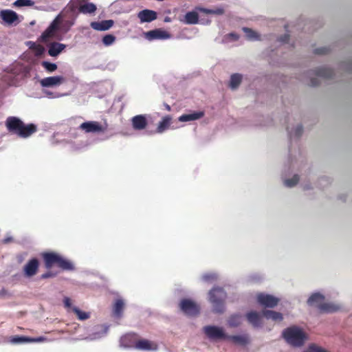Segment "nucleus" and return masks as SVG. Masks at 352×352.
I'll return each instance as SVG.
<instances>
[{
    "instance_id": "nucleus-49",
    "label": "nucleus",
    "mask_w": 352,
    "mask_h": 352,
    "mask_svg": "<svg viewBox=\"0 0 352 352\" xmlns=\"http://www.w3.org/2000/svg\"><path fill=\"white\" fill-rule=\"evenodd\" d=\"M228 36L233 41H237L239 38V36L236 33H230L228 34Z\"/></svg>"
},
{
    "instance_id": "nucleus-32",
    "label": "nucleus",
    "mask_w": 352,
    "mask_h": 352,
    "mask_svg": "<svg viewBox=\"0 0 352 352\" xmlns=\"http://www.w3.org/2000/svg\"><path fill=\"white\" fill-rule=\"evenodd\" d=\"M242 80V76L239 74H234L230 77V87L232 89L237 88Z\"/></svg>"
},
{
    "instance_id": "nucleus-9",
    "label": "nucleus",
    "mask_w": 352,
    "mask_h": 352,
    "mask_svg": "<svg viewBox=\"0 0 352 352\" xmlns=\"http://www.w3.org/2000/svg\"><path fill=\"white\" fill-rule=\"evenodd\" d=\"M60 23V15H58L42 34L41 36L42 41L47 42L50 38L52 37L55 32L58 30Z\"/></svg>"
},
{
    "instance_id": "nucleus-27",
    "label": "nucleus",
    "mask_w": 352,
    "mask_h": 352,
    "mask_svg": "<svg viewBox=\"0 0 352 352\" xmlns=\"http://www.w3.org/2000/svg\"><path fill=\"white\" fill-rule=\"evenodd\" d=\"M315 74L324 78H331L333 76V71L327 67H320L316 69Z\"/></svg>"
},
{
    "instance_id": "nucleus-21",
    "label": "nucleus",
    "mask_w": 352,
    "mask_h": 352,
    "mask_svg": "<svg viewBox=\"0 0 352 352\" xmlns=\"http://www.w3.org/2000/svg\"><path fill=\"white\" fill-rule=\"evenodd\" d=\"M318 309L320 313H333L337 311L340 307L331 302H326L318 304Z\"/></svg>"
},
{
    "instance_id": "nucleus-41",
    "label": "nucleus",
    "mask_w": 352,
    "mask_h": 352,
    "mask_svg": "<svg viewBox=\"0 0 352 352\" xmlns=\"http://www.w3.org/2000/svg\"><path fill=\"white\" fill-rule=\"evenodd\" d=\"M116 41V37L112 34H107L102 38V43L104 45H112Z\"/></svg>"
},
{
    "instance_id": "nucleus-43",
    "label": "nucleus",
    "mask_w": 352,
    "mask_h": 352,
    "mask_svg": "<svg viewBox=\"0 0 352 352\" xmlns=\"http://www.w3.org/2000/svg\"><path fill=\"white\" fill-rule=\"evenodd\" d=\"M329 52V50L327 47H319V48L315 49V50H314V53L316 54H320V55L327 54Z\"/></svg>"
},
{
    "instance_id": "nucleus-45",
    "label": "nucleus",
    "mask_w": 352,
    "mask_h": 352,
    "mask_svg": "<svg viewBox=\"0 0 352 352\" xmlns=\"http://www.w3.org/2000/svg\"><path fill=\"white\" fill-rule=\"evenodd\" d=\"M302 126L301 125H299L295 129L294 135L296 137H300L302 134Z\"/></svg>"
},
{
    "instance_id": "nucleus-39",
    "label": "nucleus",
    "mask_w": 352,
    "mask_h": 352,
    "mask_svg": "<svg viewBox=\"0 0 352 352\" xmlns=\"http://www.w3.org/2000/svg\"><path fill=\"white\" fill-rule=\"evenodd\" d=\"M34 2L32 0H16L13 6L15 7L32 6Z\"/></svg>"
},
{
    "instance_id": "nucleus-52",
    "label": "nucleus",
    "mask_w": 352,
    "mask_h": 352,
    "mask_svg": "<svg viewBox=\"0 0 352 352\" xmlns=\"http://www.w3.org/2000/svg\"><path fill=\"white\" fill-rule=\"evenodd\" d=\"M8 295V291L3 288L2 289L0 290V296H5Z\"/></svg>"
},
{
    "instance_id": "nucleus-48",
    "label": "nucleus",
    "mask_w": 352,
    "mask_h": 352,
    "mask_svg": "<svg viewBox=\"0 0 352 352\" xmlns=\"http://www.w3.org/2000/svg\"><path fill=\"white\" fill-rule=\"evenodd\" d=\"M63 302H64V305L65 306V307H68V308H72V302H71V300L68 297H65L63 300Z\"/></svg>"
},
{
    "instance_id": "nucleus-55",
    "label": "nucleus",
    "mask_w": 352,
    "mask_h": 352,
    "mask_svg": "<svg viewBox=\"0 0 352 352\" xmlns=\"http://www.w3.org/2000/svg\"><path fill=\"white\" fill-rule=\"evenodd\" d=\"M74 10V6H72V10Z\"/></svg>"
},
{
    "instance_id": "nucleus-23",
    "label": "nucleus",
    "mask_w": 352,
    "mask_h": 352,
    "mask_svg": "<svg viewBox=\"0 0 352 352\" xmlns=\"http://www.w3.org/2000/svg\"><path fill=\"white\" fill-rule=\"evenodd\" d=\"M78 9L79 12L82 14H93L96 12L97 8L93 3H85L79 4Z\"/></svg>"
},
{
    "instance_id": "nucleus-42",
    "label": "nucleus",
    "mask_w": 352,
    "mask_h": 352,
    "mask_svg": "<svg viewBox=\"0 0 352 352\" xmlns=\"http://www.w3.org/2000/svg\"><path fill=\"white\" fill-rule=\"evenodd\" d=\"M217 275L214 273H207L202 276V280L205 282L212 283L217 280Z\"/></svg>"
},
{
    "instance_id": "nucleus-51",
    "label": "nucleus",
    "mask_w": 352,
    "mask_h": 352,
    "mask_svg": "<svg viewBox=\"0 0 352 352\" xmlns=\"http://www.w3.org/2000/svg\"><path fill=\"white\" fill-rule=\"evenodd\" d=\"M318 78H311V86L312 87H316L317 85H318Z\"/></svg>"
},
{
    "instance_id": "nucleus-54",
    "label": "nucleus",
    "mask_w": 352,
    "mask_h": 352,
    "mask_svg": "<svg viewBox=\"0 0 352 352\" xmlns=\"http://www.w3.org/2000/svg\"><path fill=\"white\" fill-rule=\"evenodd\" d=\"M68 26L70 27L73 25V23L67 22Z\"/></svg>"
},
{
    "instance_id": "nucleus-15",
    "label": "nucleus",
    "mask_w": 352,
    "mask_h": 352,
    "mask_svg": "<svg viewBox=\"0 0 352 352\" xmlns=\"http://www.w3.org/2000/svg\"><path fill=\"white\" fill-rule=\"evenodd\" d=\"M21 129L18 136L22 138H27L37 131V126L32 123L25 124L23 122Z\"/></svg>"
},
{
    "instance_id": "nucleus-4",
    "label": "nucleus",
    "mask_w": 352,
    "mask_h": 352,
    "mask_svg": "<svg viewBox=\"0 0 352 352\" xmlns=\"http://www.w3.org/2000/svg\"><path fill=\"white\" fill-rule=\"evenodd\" d=\"M40 262L36 258H32L23 267V274L25 278H32L37 274Z\"/></svg>"
},
{
    "instance_id": "nucleus-3",
    "label": "nucleus",
    "mask_w": 352,
    "mask_h": 352,
    "mask_svg": "<svg viewBox=\"0 0 352 352\" xmlns=\"http://www.w3.org/2000/svg\"><path fill=\"white\" fill-rule=\"evenodd\" d=\"M283 336L288 343L295 346H302L307 339L305 332L296 327L285 329L283 332Z\"/></svg>"
},
{
    "instance_id": "nucleus-10",
    "label": "nucleus",
    "mask_w": 352,
    "mask_h": 352,
    "mask_svg": "<svg viewBox=\"0 0 352 352\" xmlns=\"http://www.w3.org/2000/svg\"><path fill=\"white\" fill-rule=\"evenodd\" d=\"M257 301L263 306L273 308L278 305L279 299L270 294H259Z\"/></svg>"
},
{
    "instance_id": "nucleus-33",
    "label": "nucleus",
    "mask_w": 352,
    "mask_h": 352,
    "mask_svg": "<svg viewBox=\"0 0 352 352\" xmlns=\"http://www.w3.org/2000/svg\"><path fill=\"white\" fill-rule=\"evenodd\" d=\"M228 325L231 327H236L241 323V316L240 314H233L230 316L228 320Z\"/></svg>"
},
{
    "instance_id": "nucleus-19",
    "label": "nucleus",
    "mask_w": 352,
    "mask_h": 352,
    "mask_svg": "<svg viewBox=\"0 0 352 352\" xmlns=\"http://www.w3.org/2000/svg\"><path fill=\"white\" fill-rule=\"evenodd\" d=\"M113 21L110 19L104 20L100 22H91L90 25L96 30L105 31L110 29L113 26Z\"/></svg>"
},
{
    "instance_id": "nucleus-22",
    "label": "nucleus",
    "mask_w": 352,
    "mask_h": 352,
    "mask_svg": "<svg viewBox=\"0 0 352 352\" xmlns=\"http://www.w3.org/2000/svg\"><path fill=\"white\" fill-rule=\"evenodd\" d=\"M65 48V45L64 44L57 43V42H53L49 46L48 54L51 56H56Z\"/></svg>"
},
{
    "instance_id": "nucleus-5",
    "label": "nucleus",
    "mask_w": 352,
    "mask_h": 352,
    "mask_svg": "<svg viewBox=\"0 0 352 352\" xmlns=\"http://www.w3.org/2000/svg\"><path fill=\"white\" fill-rule=\"evenodd\" d=\"M179 307L184 314L189 316H196L199 312L198 305L190 299H182Z\"/></svg>"
},
{
    "instance_id": "nucleus-20",
    "label": "nucleus",
    "mask_w": 352,
    "mask_h": 352,
    "mask_svg": "<svg viewBox=\"0 0 352 352\" xmlns=\"http://www.w3.org/2000/svg\"><path fill=\"white\" fill-rule=\"evenodd\" d=\"M204 112L202 111H193L189 113L183 114L179 117V121L180 122H189L203 118Z\"/></svg>"
},
{
    "instance_id": "nucleus-53",
    "label": "nucleus",
    "mask_w": 352,
    "mask_h": 352,
    "mask_svg": "<svg viewBox=\"0 0 352 352\" xmlns=\"http://www.w3.org/2000/svg\"><path fill=\"white\" fill-rule=\"evenodd\" d=\"M164 107L165 109L168 111H170L171 110V108H170V106L168 104H164Z\"/></svg>"
},
{
    "instance_id": "nucleus-12",
    "label": "nucleus",
    "mask_w": 352,
    "mask_h": 352,
    "mask_svg": "<svg viewBox=\"0 0 352 352\" xmlns=\"http://www.w3.org/2000/svg\"><path fill=\"white\" fill-rule=\"evenodd\" d=\"M263 313L259 314L255 311L248 312L245 315L248 322L254 328L261 327L263 324Z\"/></svg>"
},
{
    "instance_id": "nucleus-30",
    "label": "nucleus",
    "mask_w": 352,
    "mask_h": 352,
    "mask_svg": "<svg viewBox=\"0 0 352 352\" xmlns=\"http://www.w3.org/2000/svg\"><path fill=\"white\" fill-rule=\"evenodd\" d=\"M263 316L267 319H272L274 321H281L283 319L282 314L271 310L263 311Z\"/></svg>"
},
{
    "instance_id": "nucleus-35",
    "label": "nucleus",
    "mask_w": 352,
    "mask_h": 352,
    "mask_svg": "<svg viewBox=\"0 0 352 352\" xmlns=\"http://www.w3.org/2000/svg\"><path fill=\"white\" fill-rule=\"evenodd\" d=\"M72 310L77 316L78 318L80 320H84L89 318V313L82 311L76 307H73L72 308Z\"/></svg>"
},
{
    "instance_id": "nucleus-31",
    "label": "nucleus",
    "mask_w": 352,
    "mask_h": 352,
    "mask_svg": "<svg viewBox=\"0 0 352 352\" xmlns=\"http://www.w3.org/2000/svg\"><path fill=\"white\" fill-rule=\"evenodd\" d=\"M171 118L169 116L164 117L160 122L156 129V132L161 133L168 129L170 125Z\"/></svg>"
},
{
    "instance_id": "nucleus-37",
    "label": "nucleus",
    "mask_w": 352,
    "mask_h": 352,
    "mask_svg": "<svg viewBox=\"0 0 352 352\" xmlns=\"http://www.w3.org/2000/svg\"><path fill=\"white\" fill-rule=\"evenodd\" d=\"M30 48L34 52L35 55L37 56H41L45 51V48L43 46H42L40 44H36L35 43H32Z\"/></svg>"
},
{
    "instance_id": "nucleus-38",
    "label": "nucleus",
    "mask_w": 352,
    "mask_h": 352,
    "mask_svg": "<svg viewBox=\"0 0 352 352\" xmlns=\"http://www.w3.org/2000/svg\"><path fill=\"white\" fill-rule=\"evenodd\" d=\"M134 335L133 334H126L121 338L120 344L124 347H131L132 345L129 343V342L133 338Z\"/></svg>"
},
{
    "instance_id": "nucleus-25",
    "label": "nucleus",
    "mask_w": 352,
    "mask_h": 352,
    "mask_svg": "<svg viewBox=\"0 0 352 352\" xmlns=\"http://www.w3.org/2000/svg\"><path fill=\"white\" fill-rule=\"evenodd\" d=\"M242 30L245 34L248 40L251 41H260L261 39V35L252 29L247 27H243Z\"/></svg>"
},
{
    "instance_id": "nucleus-28",
    "label": "nucleus",
    "mask_w": 352,
    "mask_h": 352,
    "mask_svg": "<svg viewBox=\"0 0 352 352\" xmlns=\"http://www.w3.org/2000/svg\"><path fill=\"white\" fill-rule=\"evenodd\" d=\"M124 308V302L122 299H117L113 307V315L118 318H120Z\"/></svg>"
},
{
    "instance_id": "nucleus-13",
    "label": "nucleus",
    "mask_w": 352,
    "mask_h": 352,
    "mask_svg": "<svg viewBox=\"0 0 352 352\" xmlns=\"http://www.w3.org/2000/svg\"><path fill=\"white\" fill-rule=\"evenodd\" d=\"M170 34L162 29H155L145 33V37L149 41L156 39H167L170 38Z\"/></svg>"
},
{
    "instance_id": "nucleus-14",
    "label": "nucleus",
    "mask_w": 352,
    "mask_h": 352,
    "mask_svg": "<svg viewBox=\"0 0 352 352\" xmlns=\"http://www.w3.org/2000/svg\"><path fill=\"white\" fill-rule=\"evenodd\" d=\"M138 17L142 23H150L157 19V14L154 10L145 9L138 13Z\"/></svg>"
},
{
    "instance_id": "nucleus-40",
    "label": "nucleus",
    "mask_w": 352,
    "mask_h": 352,
    "mask_svg": "<svg viewBox=\"0 0 352 352\" xmlns=\"http://www.w3.org/2000/svg\"><path fill=\"white\" fill-rule=\"evenodd\" d=\"M298 182L299 176L298 175H295L291 179L285 180L284 184L287 187H293L296 186Z\"/></svg>"
},
{
    "instance_id": "nucleus-34",
    "label": "nucleus",
    "mask_w": 352,
    "mask_h": 352,
    "mask_svg": "<svg viewBox=\"0 0 352 352\" xmlns=\"http://www.w3.org/2000/svg\"><path fill=\"white\" fill-rule=\"evenodd\" d=\"M10 340L12 344H19L23 342H32L34 339L26 336H15L11 337Z\"/></svg>"
},
{
    "instance_id": "nucleus-46",
    "label": "nucleus",
    "mask_w": 352,
    "mask_h": 352,
    "mask_svg": "<svg viewBox=\"0 0 352 352\" xmlns=\"http://www.w3.org/2000/svg\"><path fill=\"white\" fill-rule=\"evenodd\" d=\"M310 349L312 352H327V351L316 346H310Z\"/></svg>"
},
{
    "instance_id": "nucleus-16",
    "label": "nucleus",
    "mask_w": 352,
    "mask_h": 352,
    "mask_svg": "<svg viewBox=\"0 0 352 352\" xmlns=\"http://www.w3.org/2000/svg\"><path fill=\"white\" fill-rule=\"evenodd\" d=\"M134 347L138 350L151 351L155 350L157 344L148 340L141 339L135 342Z\"/></svg>"
},
{
    "instance_id": "nucleus-11",
    "label": "nucleus",
    "mask_w": 352,
    "mask_h": 352,
    "mask_svg": "<svg viewBox=\"0 0 352 352\" xmlns=\"http://www.w3.org/2000/svg\"><path fill=\"white\" fill-rule=\"evenodd\" d=\"M65 81V78L62 76H55L46 77L40 80V84L43 87H51L59 86Z\"/></svg>"
},
{
    "instance_id": "nucleus-44",
    "label": "nucleus",
    "mask_w": 352,
    "mask_h": 352,
    "mask_svg": "<svg viewBox=\"0 0 352 352\" xmlns=\"http://www.w3.org/2000/svg\"><path fill=\"white\" fill-rule=\"evenodd\" d=\"M56 274L52 272H47L41 275L40 279H47L55 276Z\"/></svg>"
},
{
    "instance_id": "nucleus-26",
    "label": "nucleus",
    "mask_w": 352,
    "mask_h": 352,
    "mask_svg": "<svg viewBox=\"0 0 352 352\" xmlns=\"http://www.w3.org/2000/svg\"><path fill=\"white\" fill-rule=\"evenodd\" d=\"M227 338L231 340L235 344L243 346L250 342V338L247 335L230 336H228Z\"/></svg>"
},
{
    "instance_id": "nucleus-24",
    "label": "nucleus",
    "mask_w": 352,
    "mask_h": 352,
    "mask_svg": "<svg viewBox=\"0 0 352 352\" xmlns=\"http://www.w3.org/2000/svg\"><path fill=\"white\" fill-rule=\"evenodd\" d=\"M324 296L319 293L313 294L307 300V304L309 306H315L318 308V304L322 303Z\"/></svg>"
},
{
    "instance_id": "nucleus-7",
    "label": "nucleus",
    "mask_w": 352,
    "mask_h": 352,
    "mask_svg": "<svg viewBox=\"0 0 352 352\" xmlns=\"http://www.w3.org/2000/svg\"><path fill=\"white\" fill-rule=\"evenodd\" d=\"M79 128L86 133H103L106 131V127L96 121L85 122Z\"/></svg>"
},
{
    "instance_id": "nucleus-29",
    "label": "nucleus",
    "mask_w": 352,
    "mask_h": 352,
    "mask_svg": "<svg viewBox=\"0 0 352 352\" xmlns=\"http://www.w3.org/2000/svg\"><path fill=\"white\" fill-rule=\"evenodd\" d=\"M199 21L198 13L195 11L187 12L184 16V23L186 24H197Z\"/></svg>"
},
{
    "instance_id": "nucleus-36",
    "label": "nucleus",
    "mask_w": 352,
    "mask_h": 352,
    "mask_svg": "<svg viewBox=\"0 0 352 352\" xmlns=\"http://www.w3.org/2000/svg\"><path fill=\"white\" fill-rule=\"evenodd\" d=\"M41 65L49 73L54 72L57 69L58 67L56 63H50L45 60L41 62Z\"/></svg>"
},
{
    "instance_id": "nucleus-17",
    "label": "nucleus",
    "mask_w": 352,
    "mask_h": 352,
    "mask_svg": "<svg viewBox=\"0 0 352 352\" xmlns=\"http://www.w3.org/2000/svg\"><path fill=\"white\" fill-rule=\"evenodd\" d=\"M133 128L135 130H142L147 125V120L144 115H138L134 116L131 120Z\"/></svg>"
},
{
    "instance_id": "nucleus-8",
    "label": "nucleus",
    "mask_w": 352,
    "mask_h": 352,
    "mask_svg": "<svg viewBox=\"0 0 352 352\" xmlns=\"http://www.w3.org/2000/svg\"><path fill=\"white\" fill-rule=\"evenodd\" d=\"M23 121L17 117L10 116L6 120V126L7 130L12 133L17 135L21 129Z\"/></svg>"
},
{
    "instance_id": "nucleus-50",
    "label": "nucleus",
    "mask_w": 352,
    "mask_h": 352,
    "mask_svg": "<svg viewBox=\"0 0 352 352\" xmlns=\"http://www.w3.org/2000/svg\"><path fill=\"white\" fill-rule=\"evenodd\" d=\"M289 40V35L285 34L283 37L280 38V41L283 43H287Z\"/></svg>"
},
{
    "instance_id": "nucleus-1",
    "label": "nucleus",
    "mask_w": 352,
    "mask_h": 352,
    "mask_svg": "<svg viewBox=\"0 0 352 352\" xmlns=\"http://www.w3.org/2000/svg\"><path fill=\"white\" fill-rule=\"evenodd\" d=\"M42 257L47 269H50L54 265L58 266L63 270H73L74 269L73 264L69 261L55 252H44L42 254Z\"/></svg>"
},
{
    "instance_id": "nucleus-6",
    "label": "nucleus",
    "mask_w": 352,
    "mask_h": 352,
    "mask_svg": "<svg viewBox=\"0 0 352 352\" xmlns=\"http://www.w3.org/2000/svg\"><path fill=\"white\" fill-rule=\"evenodd\" d=\"M204 332L210 340L226 339L228 337L222 328L216 326H206Z\"/></svg>"
},
{
    "instance_id": "nucleus-47",
    "label": "nucleus",
    "mask_w": 352,
    "mask_h": 352,
    "mask_svg": "<svg viewBox=\"0 0 352 352\" xmlns=\"http://www.w3.org/2000/svg\"><path fill=\"white\" fill-rule=\"evenodd\" d=\"M206 13H212V14H221L223 13V10L222 9H218L217 10H206Z\"/></svg>"
},
{
    "instance_id": "nucleus-18",
    "label": "nucleus",
    "mask_w": 352,
    "mask_h": 352,
    "mask_svg": "<svg viewBox=\"0 0 352 352\" xmlns=\"http://www.w3.org/2000/svg\"><path fill=\"white\" fill-rule=\"evenodd\" d=\"M0 16L3 21L8 24H12L18 19L17 14L11 10H1Z\"/></svg>"
},
{
    "instance_id": "nucleus-2",
    "label": "nucleus",
    "mask_w": 352,
    "mask_h": 352,
    "mask_svg": "<svg viewBox=\"0 0 352 352\" xmlns=\"http://www.w3.org/2000/svg\"><path fill=\"white\" fill-rule=\"evenodd\" d=\"M209 300L212 305L213 311L221 314L225 311L227 294L223 288L214 287L208 293Z\"/></svg>"
}]
</instances>
